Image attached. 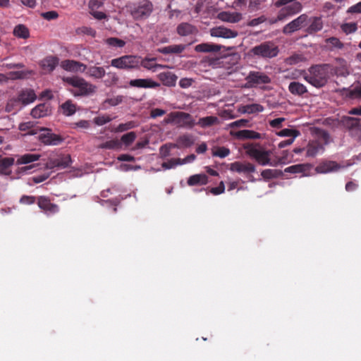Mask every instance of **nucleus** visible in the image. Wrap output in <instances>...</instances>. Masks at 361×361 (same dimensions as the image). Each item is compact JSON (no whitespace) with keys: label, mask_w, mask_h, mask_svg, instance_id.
<instances>
[{"label":"nucleus","mask_w":361,"mask_h":361,"mask_svg":"<svg viewBox=\"0 0 361 361\" xmlns=\"http://www.w3.org/2000/svg\"><path fill=\"white\" fill-rule=\"evenodd\" d=\"M315 138L308 142L305 147H295L293 152L301 154L305 152L307 158H314L324 152L325 146L330 142L329 133L323 129L316 128L314 130Z\"/></svg>","instance_id":"nucleus-1"},{"label":"nucleus","mask_w":361,"mask_h":361,"mask_svg":"<svg viewBox=\"0 0 361 361\" xmlns=\"http://www.w3.org/2000/svg\"><path fill=\"white\" fill-rule=\"evenodd\" d=\"M304 79L312 86L319 88L324 87L329 78V66L319 64L310 67L304 72Z\"/></svg>","instance_id":"nucleus-2"},{"label":"nucleus","mask_w":361,"mask_h":361,"mask_svg":"<svg viewBox=\"0 0 361 361\" xmlns=\"http://www.w3.org/2000/svg\"><path fill=\"white\" fill-rule=\"evenodd\" d=\"M63 80L77 90L73 92L75 96H87L93 94L96 90V86L87 82L85 79L77 76L68 77Z\"/></svg>","instance_id":"nucleus-3"},{"label":"nucleus","mask_w":361,"mask_h":361,"mask_svg":"<svg viewBox=\"0 0 361 361\" xmlns=\"http://www.w3.org/2000/svg\"><path fill=\"white\" fill-rule=\"evenodd\" d=\"M279 52V47L271 41L264 42L250 49L252 56L263 59L276 57Z\"/></svg>","instance_id":"nucleus-4"},{"label":"nucleus","mask_w":361,"mask_h":361,"mask_svg":"<svg viewBox=\"0 0 361 361\" xmlns=\"http://www.w3.org/2000/svg\"><path fill=\"white\" fill-rule=\"evenodd\" d=\"M152 11L153 4L149 0H139L130 6V13L135 20L147 18Z\"/></svg>","instance_id":"nucleus-5"},{"label":"nucleus","mask_w":361,"mask_h":361,"mask_svg":"<svg viewBox=\"0 0 361 361\" xmlns=\"http://www.w3.org/2000/svg\"><path fill=\"white\" fill-rule=\"evenodd\" d=\"M247 155L255 159L260 165L265 166L270 162V152L257 148L252 144H245L243 146Z\"/></svg>","instance_id":"nucleus-6"},{"label":"nucleus","mask_w":361,"mask_h":361,"mask_svg":"<svg viewBox=\"0 0 361 361\" xmlns=\"http://www.w3.org/2000/svg\"><path fill=\"white\" fill-rule=\"evenodd\" d=\"M111 66L124 70L138 69V56L124 55L111 61Z\"/></svg>","instance_id":"nucleus-7"},{"label":"nucleus","mask_w":361,"mask_h":361,"mask_svg":"<svg viewBox=\"0 0 361 361\" xmlns=\"http://www.w3.org/2000/svg\"><path fill=\"white\" fill-rule=\"evenodd\" d=\"M309 16L305 14H301L288 24H286L282 30L283 34L290 35L293 32L300 30L306 27L308 24Z\"/></svg>","instance_id":"nucleus-8"},{"label":"nucleus","mask_w":361,"mask_h":361,"mask_svg":"<svg viewBox=\"0 0 361 361\" xmlns=\"http://www.w3.org/2000/svg\"><path fill=\"white\" fill-rule=\"evenodd\" d=\"M302 9V6L299 1H295L285 6L279 11L277 18L275 20H271V23H275L277 21H283L292 16L299 13Z\"/></svg>","instance_id":"nucleus-9"},{"label":"nucleus","mask_w":361,"mask_h":361,"mask_svg":"<svg viewBox=\"0 0 361 361\" xmlns=\"http://www.w3.org/2000/svg\"><path fill=\"white\" fill-rule=\"evenodd\" d=\"M246 87H252L271 82V80L266 73L259 71H250L245 78Z\"/></svg>","instance_id":"nucleus-10"},{"label":"nucleus","mask_w":361,"mask_h":361,"mask_svg":"<svg viewBox=\"0 0 361 361\" xmlns=\"http://www.w3.org/2000/svg\"><path fill=\"white\" fill-rule=\"evenodd\" d=\"M71 157L69 154H59L56 157L49 158L46 163L47 169H63L69 166Z\"/></svg>","instance_id":"nucleus-11"},{"label":"nucleus","mask_w":361,"mask_h":361,"mask_svg":"<svg viewBox=\"0 0 361 361\" xmlns=\"http://www.w3.org/2000/svg\"><path fill=\"white\" fill-rule=\"evenodd\" d=\"M37 204L38 207L47 215L54 214L59 212V207L52 203L50 199L46 196H39Z\"/></svg>","instance_id":"nucleus-12"},{"label":"nucleus","mask_w":361,"mask_h":361,"mask_svg":"<svg viewBox=\"0 0 361 361\" xmlns=\"http://www.w3.org/2000/svg\"><path fill=\"white\" fill-rule=\"evenodd\" d=\"M43 131L39 135V140L47 145H57L63 141V138L56 134L51 133V130L48 128H42Z\"/></svg>","instance_id":"nucleus-13"},{"label":"nucleus","mask_w":361,"mask_h":361,"mask_svg":"<svg viewBox=\"0 0 361 361\" xmlns=\"http://www.w3.org/2000/svg\"><path fill=\"white\" fill-rule=\"evenodd\" d=\"M175 125L181 128H191L195 125L192 116L183 111H176Z\"/></svg>","instance_id":"nucleus-14"},{"label":"nucleus","mask_w":361,"mask_h":361,"mask_svg":"<svg viewBox=\"0 0 361 361\" xmlns=\"http://www.w3.org/2000/svg\"><path fill=\"white\" fill-rule=\"evenodd\" d=\"M313 165L311 164H298L288 166L284 169L285 173H301V176H309L311 175V171Z\"/></svg>","instance_id":"nucleus-15"},{"label":"nucleus","mask_w":361,"mask_h":361,"mask_svg":"<svg viewBox=\"0 0 361 361\" xmlns=\"http://www.w3.org/2000/svg\"><path fill=\"white\" fill-rule=\"evenodd\" d=\"M210 34L212 37L225 39L235 38L238 35V31L223 26L213 27L210 30Z\"/></svg>","instance_id":"nucleus-16"},{"label":"nucleus","mask_w":361,"mask_h":361,"mask_svg":"<svg viewBox=\"0 0 361 361\" xmlns=\"http://www.w3.org/2000/svg\"><path fill=\"white\" fill-rule=\"evenodd\" d=\"M341 123L349 132L357 133L361 131V120L360 118L349 116L343 117Z\"/></svg>","instance_id":"nucleus-17"},{"label":"nucleus","mask_w":361,"mask_h":361,"mask_svg":"<svg viewBox=\"0 0 361 361\" xmlns=\"http://www.w3.org/2000/svg\"><path fill=\"white\" fill-rule=\"evenodd\" d=\"M230 170L239 173L249 174L255 171V166L250 162L235 161L231 164Z\"/></svg>","instance_id":"nucleus-18"},{"label":"nucleus","mask_w":361,"mask_h":361,"mask_svg":"<svg viewBox=\"0 0 361 361\" xmlns=\"http://www.w3.org/2000/svg\"><path fill=\"white\" fill-rule=\"evenodd\" d=\"M129 85L131 87L137 88H157L160 86L159 82L154 81L151 78L130 80Z\"/></svg>","instance_id":"nucleus-19"},{"label":"nucleus","mask_w":361,"mask_h":361,"mask_svg":"<svg viewBox=\"0 0 361 361\" xmlns=\"http://www.w3.org/2000/svg\"><path fill=\"white\" fill-rule=\"evenodd\" d=\"M61 66L66 71L73 72H85L87 69L86 65L74 60H64Z\"/></svg>","instance_id":"nucleus-20"},{"label":"nucleus","mask_w":361,"mask_h":361,"mask_svg":"<svg viewBox=\"0 0 361 361\" xmlns=\"http://www.w3.org/2000/svg\"><path fill=\"white\" fill-rule=\"evenodd\" d=\"M155 58H145L142 59L140 56H138V69L140 66L155 72L157 68H164L166 67L165 65H161L155 63Z\"/></svg>","instance_id":"nucleus-21"},{"label":"nucleus","mask_w":361,"mask_h":361,"mask_svg":"<svg viewBox=\"0 0 361 361\" xmlns=\"http://www.w3.org/2000/svg\"><path fill=\"white\" fill-rule=\"evenodd\" d=\"M58 63V57L55 56H48L40 61L39 65L43 71L51 73L55 69Z\"/></svg>","instance_id":"nucleus-22"},{"label":"nucleus","mask_w":361,"mask_h":361,"mask_svg":"<svg viewBox=\"0 0 361 361\" xmlns=\"http://www.w3.org/2000/svg\"><path fill=\"white\" fill-rule=\"evenodd\" d=\"M15 163L13 157H2L0 155V175L10 176L12 173L11 166Z\"/></svg>","instance_id":"nucleus-23"},{"label":"nucleus","mask_w":361,"mask_h":361,"mask_svg":"<svg viewBox=\"0 0 361 361\" xmlns=\"http://www.w3.org/2000/svg\"><path fill=\"white\" fill-rule=\"evenodd\" d=\"M340 169V166L333 161H326L320 163L316 168L315 171L318 173H326L331 171H337Z\"/></svg>","instance_id":"nucleus-24"},{"label":"nucleus","mask_w":361,"mask_h":361,"mask_svg":"<svg viewBox=\"0 0 361 361\" xmlns=\"http://www.w3.org/2000/svg\"><path fill=\"white\" fill-rule=\"evenodd\" d=\"M157 78L165 86L173 87L176 85L178 77L172 72H162L157 75Z\"/></svg>","instance_id":"nucleus-25"},{"label":"nucleus","mask_w":361,"mask_h":361,"mask_svg":"<svg viewBox=\"0 0 361 361\" xmlns=\"http://www.w3.org/2000/svg\"><path fill=\"white\" fill-rule=\"evenodd\" d=\"M36 98L37 96L33 90L26 89L23 90L18 94L17 100L21 102L23 105H27L33 102Z\"/></svg>","instance_id":"nucleus-26"},{"label":"nucleus","mask_w":361,"mask_h":361,"mask_svg":"<svg viewBox=\"0 0 361 361\" xmlns=\"http://www.w3.org/2000/svg\"><path fill=\"white\" fill-rule=\"evenodd\" d=\"M310 25L307 27L306 32L310 35L314 34L322 30L324 24L321 17L314 16L309 18L308 23Z\"/></svg>","instance_id":"nucleus-27"},{"label":"nucleus","mask_w":361,"mask_h":361,"mask_svg":"<svg viewBox=\"0 0 361 361\" xmlns=\"http://www.w3.org/2000/svg\"><path fill=\"white\" fill-rule=\"evenodd\" d=\"M231 134L240 140H258L262 137L260 133L251 130H241L235 132V133H231Z\"/></svg>","instance_id":"nucleus-28"},{"label":"nucleus","mask_w":361,"mask_h":361,"mask_svg":"<svg viewBox=\"0 0 361 361\" xmlns=\"http://www.w3.org/2000/svg\"><path fill=\"white\" fill-rule=\"evenodd\" d=\"M186 46L184 44H173L167 47L159 48L157 51L163 54H178L185 49Z\"/></svg>","instance_id":"nucleus-29"},{"label":"nucleus","mask_w":361,"mask_h":361,"mask_svg":"<svg viewBox=\"0 0 361 361\" xmlns=\"http://www.w3.org/2000/svg\"><path fill=\"white\" fill-rule=\"evenodd\" d=\"M219 18L222 21L235 23L242 19V14L238 12L231 13L223 11L219 14Z\"/></svg>","instance_id":"nucleus-30"},{"label":"nucleus","mask_w":361,"mask_h":361,"mask_svg":"<svg viewBox=\"0 0 361 361\" xmlns=\"http://www.w3.org/2000/svg\"><path fill=\"white\" fill-rule=\"evenodd\" d=\"M288 90L292 94L300 97L307 92L306 86L297 81L290 82Z\"/></svg>","instance_id":"nucleus-31"},{"label":"nucleus","mask_w":361,"mask_h":361,"mask_svg":"<svg viewBox=\"0 0 361 361\" xmlns=\"http://www.w3.org/2000/svg\"><path fill=\"white\" fill-rule=\"evenodd\" d=\"M40 154H24L17 156L16 164L17 165L29 164L34 161H38L40 158Z\"/></svg>","instance_id":"nucleus-32"},{"label":"nucleus","mask_w":361,"mask_h":361,"mask_svg":"<svg viewBox=\"0 0 361 361\" xmlns=\"http://www.w3.org/2000/svg\"><path fill=\"white\" fill-rule=\"evenodd\" d=\"M208 183V177L206 174L200 173L192 175L188 179L187 183L190 186L204 185Z\"/></svg>","instance_id":"nucleus-33"},{"label":"nucleus","mask_w":361,"mask_h":361,"mask_svg":"<svg viewBox=\"0 0 361 361\" xmlns=\"http://www.w3.org/2000/svg\"><path fill=\"white\" fill-rule=\"evenodd\" d=\"M221 49V45L212 43H202L195 47V50L197 52H218Z\"/></svg>","instance_id":"nucleus-34"},{"label":"nucleus","mask_w":361,"mask_h":361,"mask_svg":"<svg viewBox=\"0 0 361 361\" xmlns=\"http://www.w3.org/2000/svg\"><path fill=\"white\" fill-rule=\"evenodd\" d=\"M197 32L196 27L188 23H182L177 27V32L180 36H188Z\"/></svg>","instance_id":"nucleus-35"},{"label":"nucleus","mask_w":361,"mask_h":361,"mask_svg":"<svg viewBox=\"0 0 361 361\" xmlns=\"http://www.w3.org/2000/svg\"><path fill=\"white\" fill-rule=\"evenodd\" d=\"M49 106L46 104H39L31 111V116L35 118L46 116L49 113Z\"/></svg>","instance_id":"nucleus-36"},{"label":"nucleus","mask_w":361,"mask_h":361,"mask_svg":"<svg viewBox=\"0 0 361 361\" xmlns=\"http://www.w3.org/2000/svg\"><path fill=\"white\" fill-rule=\"evenodd\" d=\"M264 108L262 105L259 104H250L242 106L239 108V111L243 114H255L262 112Z\"/></svg>","instance_id":"nucleus-37"},{"label":"nucleus","mask_w":361,"mask_h":361,"mask_svg":"<svg viewBox=\"0 0 361 361\" xmlns=\"http://www.w3.org/2000/svg\"><path fill=\"white\" fill-rule=\"evenodd\" d=\"M87 74L96 79H101L106 75V71L103 67L90 66L87 68Z\"/></svg>","instance_id":"nucleus-38"},{"label":"nucleus","mask_w":361,"mask_h":361,"mask_svg":"<svg viewBox=\"0 0 361 361\" xmlns=\"http://www.w3.org/2000/svg\"><path fill=\"white\" fill-rule=\"evenodd\" d=\"M219 123V119L216 116H209L203 118H200L197 122V125L202 128H207L212 126Z\"/></svg>","instance_id":"nucleus-39"},{"label":"nucleus","mask_w":361,"mask_h":361,"mask_svg":"<svg viewBox=\"0 0 361 361\" xmlns=\"http://www.w3.org/2000/svg\"><path fill=\"white\" fill-rule=\"evenodd\" d=\"M178 147H189L194 143V139L192 135H183L180 136L177 140Z\"/></svg>","instance_id":"nucleus-40"},{"label":"nucleus","mask_w":361,"mask_h":361,"mask_svg":"<svg viewBox=\"0 0 361 361\" xmlns=\"http://www.w3.org/2000/svg\"><path fill=\"white\" fill-rule=\"evenodd\" d=\"M13 35L22 39H27L30 36L29 30L24 25H18L13 30Z\"/></svg>","instance_id":"nucleus-41"},{"label":"nucleus","mask_w":361,"mask_h":361,"mask_svg":"<svg viewBox=\"0 0 361 361\" xmlns=\"http://www.w3.org/2000/svg\"><path fill=\"white\" fill-rule=\"evenodd\" d=\"M62 112L64 115L69 116L75 114L76 106L71 101L68 100L64 102L61 106Z\"/></svg>","instance_id":"nucleus-42"},{"label":"nucleus","mask_w":361,"mask_h":361,"mask_svg":"<svg viewBox=\"0 0 361 361\" xmlns=\"http://www.w3.org/2000/svg\"><path fill=\"white\" fill-rule=\"evenodd\" d=\"M282 171L276 169H264L262 171L261 176L263 178L270 180L282 175Z\"/></svg>","instance_id":"nucleus-43"},{"label":"nucleus","mask_w":361,"mask_h":361,"mask_svg":"<svg viewBox=\"0 0 361 361\" xmlns=\"http://www.w3.org/2000/svg\"><path fill=\"white\" fill-rule=\"evenodd\" d=\"M98 147L99 149H119L121 147V142L118 140H111L100 144Z\"/></svg>","instance_id":"nucleus-44"},{"label":"nucleus","mask_w":361,"mask_h":361,"mask_svg":"<svg viewBox=\"0 0 361 361\" xmlns=\"http://www.w3.org/2000/svg\"><path fill=\"white\" fill-rule=\"evenodd\" d=\"M119 80L118 75L114 72L106 73V78L104 80V84L106 87L116 85Z\"/></svg>","instance_id":"nucleus-45"},{"label":"nucleus","mask_w":361,"mask_h":361,"mask_svg":"<svg viewBox=\"0 0 361 361\" xmlns=\"http://www.w3.org/2000/svg\"><path fill=\"white\" fill-rule=\"evenodd\" d=\"M32 73L30 71H11L8 73V79L19 80L27 78Z\"/></svg>","instance_id":"nucleus-46"},{"label":"nucleus","mask_w":361,"mask_h":361,"mask_svg":"<svg viewBox=\"0 0 361 361\" xmlns=\"http://www.w3.org/2000/svg\"><path fill=\"white\" fill-rule=\"evenodd\" d=\"M276 135L281 137H291L290 138H295L300 135V133L298 130L284 128L276 133Z\"/></svg>","instance_id":"nucleus-47"},{"label":"nucleus","mask_w":361,"mask_h":361,"mask_svg":"<svg viewBox=\"0 0 361 361\" xmlns=\"http://www.w3.org/2000/svg\"><path fill=\"white\" fill-rule=\"evenodd\" d=\"M305 57L302 54H295L286 58L285 62L288 65H295L305 61Z\"/></svg>","instance_id":"nucleus-48"},{"label":"nucleus","mask_w":361,"mask_h":361,"mask_svg":"<svg viewBox=\"0 0 361 361\" xmlns=\"http://www.w3.org/2000/svg\"><path fill=\"white\" fill-rule=\"evenodd\" d=\"M34 126H35L34 122L27 121V122L21 123L19 125L18 128L20 131L28 130V133H27L28 134L35 135L37 133V131L35 129H33Z\"/></svg>","instance_id":"nucleus-49"},{"label":"nucleus","mask_w":361,"mask_h":361,"mask_svg":"<svg viewBox=\"0 0 361 361\" xmlns=\"http://www.w3.org/2000/svg\"><path fill=\"white\" fill-rule=\"evenodd\" d=\"M342 31L346 35L354 33L357 30V25L356 23H346L341 25Z\"/></svg>","instance_id":"nucleus-50"},{"label":"nucleus","mask_w":361,"mask_h":361,"mask_svg":"<svg viewBox=\"0 0 361 361\" xmlns=\"http://www.w3.org/2000/svg\"><path fill=\"white\" fill-rule=\"evenodd\" d=\"M229 154L230 149L225 147H217L216 149L212 150V155L220 158H224L228 156Z\"/></svg>","instance_id":"nucleus-51"},{"label":"nucleus","mask_w":361,"mask_h":361,"mask_svg":"<svg viewBox=\"0 0 361 361\" xmlns=\"http://www.w3.org/2000/svg\"><path fill=\"white\" fill-rule=\"evenodd\" d=\"M136 139V133L135 132H129L122 135L121 141L126 145H130Z\"/></svg>","instance_id":"nucleus-52"},{"label":"nucleus","mask_w":361,"mask_h":361,"mask_svg":"<svg viewBox=\"0 0 361 361\" xmlns=\"http://www.w3.org/2000/svg\"><path fill=\"white\" fill-rule=\"evenodd\" d=\"M350 96L353 99L361 98V80L352 86L350 90Z\"/></svg>","instance_id":"nucleus-53"},{"label":"nucleus","mask_w":361,"mask_h":361,"mask_svg":"<svg viewBox=\"0 0 361 361\" xmlns=\"http://www.w3.org/2000/svg\"><path fill=\"white\" fill-rule=\"evenodd\" d=\"M177 147L176 144H166L160 147L159 153L162 158H166L170 155L171 149L173 147Z\"/></svg>","instance_id":"nucleus-54"},{"label":"nucleus","mask_w":361,"mask_h":361,"mask_svg":"<svg viewBox=\"0 0 361 361\" xmlns=\"http://www.w3.org/2000/svg\"><path fill=\"white\" fill-rule=\"evenodd\" d=\"M326 42L330 44L331 47L341 49L343 48V43L337 37H331L326 39Z\"/></svg>","instance_id":"nucleus-55"},{"label":"nucleus","mask_w":361,"mask_h":361,"mask_svg":"<svg viewBox=\"0 0 361 361\" xmlns=\"http://www.w3.org/2000/svg\"><path fill=\"white\" fill-rule=\"evenodd\" d=\"M106 43L111 47H123L125 46L126 42L116 37H109L106 39Z\"/></svg>","instance_id":"nucleus-56"},{"label":"nucleus","mask_w":361,"mask_h":361,"mask_svg":"<svg viewBox=\"0 0 361 361\" xmlns=\"http://www.w3.org/2000/svg\"><path fill=\"white\" fill-rule=\"evenodd\" d=\"M104 1L105 0H90L88 4L90 11L98 10L104 5Z\"/></svg>","instance_id":"nucleus-57"},{"label":"nucleus","mask_w":361,"mask_h":361,"mask_svg":"<svg viewBox=\"0 0 361 361\" xmlns=\"http://www.w3.org/2000/svg\"><path fill=\"white\" fill-rule=\"evenodd\" d=\"M112 120V118L109 115H102L97 116L94 118V122L95 124L98 126H102L104 125L109 122H110Z\"/></svg>","instance_id":"nucleus-58"},{"label":"nucleus","mask_w":361,"mask_h":361,"mask_svg":"<svg viewBox=\"0 0 361 361\" xmlns=\"http://www.w3.org/2000/svg\"><path fill=\"white\" fill-rule=\"evenodd\" d=\"M79 33L94 37L96 36V30L90 27L83 26L78 29Z\"/></svg>","instance_id":"nucleus-59"},{"label":"nucleus","mask_w":361,"mask_h":361,"mask_svg":"<svg viewBox=\"0 0 361 361\" xmlns=\"http://www.w3.org/2000/svg\"><path fill=\"white\" fill-rule=\"evenodd\" d=\"M135 127V124L133 121H129L126 123H121L118 126L116 130L118 132H123Z\"/></svg>","instance_id":"nucleus-60"},{"label":"nucleus","mask_w":361,"mask_h":361,"mask_svg":"<svg viewBox=\"0 0 361 361\" xmlns=\"http://www.w3.org/2000/svg\"><path fill=\"white\" fill-rule=\"evenodd\" d=\"M178 161H179V158L171 159L167 162H164L162 164V167L166 169H169L175 167L176 166L181 165Z\"/></svg>","instance_id":"nucleus-61"},{"label":"nucleus","mask_w":361,"mask_h":361,"mask_svg":"<svg viewBox=\"0 0 361 361\" xmlns=\"http://www.w3.org/2000/svg\"><path fill=\"white\" fill-rule=\"evenodd\" d=\"M36 197L35 196L23 195L20 199V203L23 204H32L35 203Z\"/></svg>","instance_id":"nucleus-62"},{"label":"nucleus","mask_w":361,"mask_h":361,"mask_svg":"<svg viewBox=\"0 0 361 361\" xmlns=\"http://www.w3.org/2000/svg\"><path fill=\"white\" fill-rule=\"evenodd\" d=\"M42 16L47 20H51L56 19L59 17V13L55 11H51L42 13Z\"/></svg>","instance_id":"nucleus-63"},{"label":"nucleus","mask_w":361,"mask_h":361,"mask_svg":"<svg viewBox=\"0 0 361 361\" xmlns=\"http://www.w3.org/2000/svg\"><path fill=\"white\" fill-rule=\"evenodd\" d=\"M347 13H361V1L358 2L357 4L353 5L350 6L348 10Z\"/></svg>","instance_id":"nucleus-64"}]
</instances>
